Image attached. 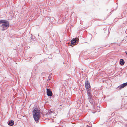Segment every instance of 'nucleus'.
<instances>
[{
	"label": "nucleus",
	"instance_id": "obj_16",
	"mask_svg": "<svg viewBox=\"0 0 127 127\" xmlns=\"http://www.w3.org/2000/svg\"><path fill=\"white\" fill-rule=\"evenodd\" d=\"M113 114V113L112 114H112H112Z\"/></svg>",
	"mask_w": 127,
	"mask_h": 127
},
{
	"label": "nucleus",
	"instance_id": "obj_10",
	"mask_svg": "<svg viewBox=\"0 0 127 127\" xmlns=\"http://www.w3.org/2000/svg\"><path fill=\"white\" fill-rule=\"evenodd\" d=\"M99 109L98 108H97L96 107V110H99Z\"/></svg>",
	"mask_w": 127,
	"mask_h": 127
},
{
	"label": "nucleus",
	"instance_id": "obj_12",
	"mask_svg": "<svg viewBox=\"0 0 127 127\" xmlns=\"http://www.w3.org/2000/svg\"><path fill=\"white\" fill-rule=\"evenodd\" d=\"M125 53L127 55V51H125Z\"/></svg>",
	"mask_w": 127,
	"mask_h": 127
},
{
	"label": "nucleus",
	"instance_id": "obj_11",
	"mask_svg": "<svg viewBox=\"0 0 127 127\" xmlns=\"http://www.w3.org/2000/svg\"><path fill=\"white\" fill-rule=\"evenodd\" d=\"M87 126L89 127H90L91 126H92V125H91H91H90V126H89L88 125H87Z\"/></svg>",
	"mask_w": 127,
	"mask_h": 127
},
{
	"label": "nucleus",
	"instance_id": "obj_9",
	"mask_svg": "<svg viewBox=\"0 0 127 127\" xmlns=\"http://www.w3.org/2000/svg\"><path fill=\"white\" fill-rule=\"evenodd\" d=\"M48 113L50 115H52V114H55V112L53 111L52 110H51L48 111Z\"/></svg>",
	"mask_w": 127,
	"mask_h": 127
},
{
	"label": "nucleus",
	"instance_id": "obj_4",
	"mask_svg": "<svg viewBox=\"0 0 127 127\" xmlns=\"http://www.w3.org/2000/svg\"><path fill=\"white\" fill-rule=\"evenodd\" d=\"M127 85V82L122 84L120 86H118L116 88L120 90L121 89L124 88Z\"/></svg>",
	"mask_w": 127,
	"mask_h": 127
},
{
	"label": "nucleus",
	"instance_id": "obj_3",
	"mask_svg": "<svg viewBox=\"0 0 127 127\" xmlns=\"http://www.w3.org/2000/svg\"><path fill=\"white\" fill-rule=\"evenodd\" d=\"M79 41V39L78 38H73L71 40V45H74L77 44Z\"/></svg>",
	"mask_w": 127,
	"mask_h": 127
},
{
	"label": "nucleus",
	"instance_id": "obj_7",
	"mask_svg": "<svg viewBox=\"0 0 127 127\" xmlns=\"http://www.w3.org/2000/svg\"><path fill=\"white\" fill-rule=\"evenodd\" d=\"M125 62L124 61V60L122 59H120V64L121 65H124Z\"/></svg>",
	"mask_w": 127,
	"mask_h": 127
},
{
	"label": "nucleus",
	"instance_id": "obj_5",
	"mask_svg": "<svg viewBox=\"0 0 127 127\" xmlns=\"http://www.w3.org/2000/svg\"><path fill=\"white\" fill-rule=\"evenodd\" d=\"M47 93L48 96H51L52 95V92L51 90L49 89H47Z\"/></svg>",
	"mask_w": 127,
	"mask_h": 127
},
{
	"label": "nucleus",
	"instance_id": "obj_14",
	"mask_svg": "<svg viewBox=\"0 0 127 127\" xmlns=\"http://www.w3.org/2000/svg\"><path fill=\"white\" fill-rule=\"evenodd\" d=\"M95 113V112H93V113Z\"/></svg>",
	"mask_w": 127,
	"mask_h": 127
},
{
	"label": "nucleus",
	"instance_id": "obj_18",
	"mask_svg": "<svg viewBox=\"0 0 127 127\" xmlns=\"http://www.w3.org/2000/svg\"><path fill=\"white\" fill-rule=\"evenodd\" d=\"M96 99H96H97L96 98V99Z\"/></svg>",
	"mask_w": 127,
	"mask_h": 127
},
{
	"label": "nucleus",
	"instance_id": "obj_8",
	"mask_svg": "<svg viewBox=\"0 0 127 127\" xmlns=\"http://www.w3.org/2000/svg\"><path fill=\"white\" fill-rule=\"evenodd\" d=\"M8 125L10 126H12L14 125V121L12 120L10 121L8 123Z\"/></svg>",
	"mask_w": 127,
	"mask_h": 127
},
{
	"label": "nucleus",
	"instance_id": "obj_6",
	"mask_svg": "<svg viewBox=\"0 0 127 127\" xmlns=\"http://www.w3.org/2000/svg\"><path fill=\"white\" fill-rule=\"evenodd\" d=\"M85 85L86 89H88L90 87V83L88 81H86L85 83Z\"/></svg>",
	"mask_w": 127,
	"mask_h": 127
},
{
	"label": "nucleus",
	"instance_id": "obj_15",
	"mask_svg": "<svg viewBox=\"0 0 127 127\" xmlns=\"http://www.w3.org/2000/svg\"><path fill=\"white\" fill-rule=\"evenodd\" d=\"M31 39H32V36H31Z\"/></svg>",
	"mask_w": 127,
	"mask_h": 127
},
{
	"label": "nucleus",
	"instance_id": "obj_1",
	"mask_svg": "<svg viewBox=\"0 0 127 127\" xmlns=\"http://www.w3.org/2000/svg\"><path fill=\"white\" fill-rule=\"evenodd\" d=\"M2 24L0 25L2 31H4L7 29L9 26V23L7 20H0V24Z\"/></svg>",
	"mask_w": 127,
	"mask_h": 127
},
{
	"label": "nucleus",
	"instance_id": "obj_13",
	"mask_svg": "<svg viewBox=\"0 0 127 127\" xmlns=\"http://www.w3.org/2000/svg\"><path fill=\"white\" fill-rule=\"evenodd\" d=\"M97 92L96 91V95H97Z\"/></svg>",
	"mask_w": 127,
	"mask_h": 127
},
{
	"label": "nucleus",
	"instance_id": "obj_17",
	"mask_svg": "<svg viewBox=\"0 0 127 127\" xmlns=\"http://www.w3.org/2000/svg\"><path fill=\"white\" fill-rule=\"evenodd\" d=\"M98 108L99 109H100V108Z\"/></svg>",
	"mask_w": 127,
	"mask_h": 127
},
{
	"label": "nucleus",
	"instance_id": "obj_2",
	"mask_svg": "<svg viewBox=\"0 0 127 127\" xmlns=\"http://www.w3.org/2000/svg\"><path fill=\"white\" fill-rule=\"evenodd\" d=\"M40 112L37 108H35L33 111V116L34 120L37 121L39 119Z\"/></svg>",
	"mask_w": 127,
	"mask_h": 127
}]
</instances>
